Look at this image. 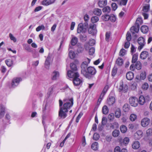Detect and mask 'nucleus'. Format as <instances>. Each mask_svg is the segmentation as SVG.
Instances as JSON below:
<instances>
[{
	"label": "nucleus",
	"instance_id": "obj_30",
	"mask_svg": "<svg viewBox=\"0 0 152 152\" xmlns=\"http://www.w3.org/2000/svg\"><path fill=\"white\" fill-rule=\"evenodd\" d=\"M112 135L114 137H117L119 136L120 134L119 131L118 130L115 129L112 132Z\"/></svg>",
	"mask_w": 152,
	"mask_h": 152
},
{
	"label": "nucleus",
	"instance_id": "obj_46",
	"mask_svg": "<svg viewBox=\"0 0 152 152\" xmlns=\"http://www.w3.org/2000/svg\"><path fill=\"white\" fill-rule=\"evenodd\" d=\"M126 53V51L124 49H122L119 52V55L121 56H124Z\"/></svg>",
	"mask_w": 152,
	"mask_h": 152
},
{
	"label": "nucleus",
	"instance_id": "obj_62",
	"mask_svg": "<svg viewBox=\"0 0 152 152\" xmlns=\"http://www.w3.org/2000/svg\"><path fill=\"white\" fill-rule=\"evenodd\" d=\"M48 0H43L41 2V4L42 5L45 6H48Z\"/></svg>",
	"mask_w": 152,
	"mask_h": 152
},
{
	"label": "nucleus",
	"instance_id": "obj_36",
	"mask_svg": "<svg viewBox=\"0 0 152 152\" xmlns=\"http://www.w3.org/2000/svg\"><path fill=\"white\" fill-rule=\"evenodd\" d=\"M121 115V112L120 109H117L115 112V116L117 118H119Z\"/></svg>",
	"mask_w": 152,
	"mask_h": 152
},
{
	"label": "nucleus",
	"instance_id": "obj_34",
	"mask_svg": "<svg viewBox=\"0 0 152 152\" xmlns=\"http://www.w3.org/2000/svg\"><path fill=\"white\" fill-rule=\"evenodd\" d=\"M99 18L97 16H93L91 19V21L93 23H96L99 21Z\"/></svg>",
	"mask_w": 152,
	"mask_h": 152
},
{
	"label": "nucleus",
	"instance_id": "obj_18",
	"mask_svg": "<svg viewBox=\"0 0 152 152\" xmlns=\"http://www.w3.org/2000/svg\"><path fill=\"white\" fill-rule=\"evenodd\" d=\"M126 76L127 80H131L134 77V73L132 72H129L126 73Z\"/></svg>",
	"mask_w": 152,
	"mask_h": 152
},
{
	"label": "nucleus",
	"instance_id": "obj_60",
	"mask_svg": "<svg viewBox=\"0 0 152 152\" xmlns=\"http://www.w3.org/2000/svg\"><path fill=\"white\" fill-rule=\"evenodd\" d=\"M112 9L114 10H115L117 8V4L115 3H113L111 4Z\"/></svg>",
	"mask_w": 152,
	"mask_h": 152
},
{
	"label": "nucleus",
	"instance_id": "obj_19",
	"mask_svg": "<svg viewBox=\"0 0 152 152\" xmlns=\"http://www.w3.org/2000/svg\"><path fill=\"white\" fill-rule=\"evenodd\" d=\"M5 107L2 105H0V118L4 116L5 114Z\"/></svg>",
	"mask_w": 152,
	"mask_h": 152
},
{
	"label": "nucleus",
	"instance_id": "obj_41",
	"mask_svg": "<svg viewBox=\"0 0 152 152\" xmlns=\"http://www.w3.org/2000/svg\"><path fill=\"white\" fill-rule=\"evenodd\" d=\"M69 55L70 58L71 59L74 58L75 56V53L73 51L71 50L69 51Z\"/></svg>",
	"mask_w": 152,
	"mask_h": 152
},
{
	"label": "nucleus",
	"instance_id": "obj_37",
	"mask_svg": "<svg viewBox=\"0 0 152 152\" xmlns=\"http://www.w3.org/2000/svg\"><path fill=\"white\" fill-rule=\"evenodd\" d=\"M23 48L24 49L29 52H31V50L30 48V46L26 44H25L23 45Z\"/></svg>",
	"mask_w": 152,
	"mask_h": 152
},
{
	"label": "nucleus",
	"instance_id": "obj_48",
	"mask_svg": "<svg viewBox=\"0 0 152 152\" xmlns=\"http://www.w3.org/2000/svg\"><path fill=\"white\" fill-rule=\"evenodd\" d=\"M123 110L125 112L128 111L129 110V105L127 104H125L123 107Z\"/></svg>",
	"mask_w": 152,
	"mask_h": 152
},
{
	"label": "nucleus",
	"instance_id": "obj_4",
	"mask_svg": "<svg viewBox=\"0 0 152 152\" xmlns=\"http://www.w3.org/2000/svg\"><path fill=\"white\" fill-rule=\"evenodd\" d=\"M88 22H85L83 24L80 23L78 24L77 31L78 33H85L88 28Z\"/></svg>",
	"mask_w": 152,
	"mask_h": 152
},
{
	"label": "nucleus",
	"instance_id": "obj_53",
	"mask_svg": "<svg viewBox=\"0 0 152 152\" xmlns=\"http://www.w3.org/2000/svg\"><path fill=\"white\" fill-rule=\"evenodd\" d=\"M99 135L97 133H96L94 134L93 139L94 140H97L99 139Z\"/></svg>",
	"mask_w": 152,
	"mask_h": 152
},
{
	"label": "nucleus",
	"instance_id": "obj_28",
	"mask_svg": "<svg viewBox=\"0 0 152 152\" xmlns=\"http://www.w3.org/2000/svg\"><path fill=\"white\" fill-rule=\"evenodd\" d=\"M141 30L143 33H146L148 31V28L146 26H143L141 27Z\"/></svg>",
	"mask_w": 152,
	"mask_h": 152
},
{
	"label": "nucleus",
	"instance_id": "obj_45",
	"mask_svg": "<svg viewBox=\"0 0 152 152\" xmlns=\"http://www.w3.org/2000/svg\"><path fill=\"white\" fill-rule=\"evenodd\" d=\"M132 39L131 35L129 32H127L126 34V40L127 41L129 42Z\"/></svg>",
	"mask_w": 152,
	"mask_h": 152
},
{
	"label": "nucleus",
	"instance_id": "obj_39",
	"mask_svg": "<svg viewBox=\"0 0 152 152\" xmlns=\"http://www.w3.org/2000/svg\"><path fill=\"white\" fill-rule=\"evenodd\" d=\"M128 0H120L118 1V4L121 5H126L127 3Z\"/></svg>",
	"mask_w": 152,
	"mask_h": 152
},
{
	"label": "nucleus",
	"instance_id": "obj_16",
	"mask_svg": "<svg viewBox=\"0 0 152 152\" xmlns=\"http://www.w3.org/2000/svg\"><path fill=\"white\" fill-rule=\"evenodd\" d=\"M139 29V26H137L135 25V26L132 27L130 29V31L133 34H135V32L137 33Z\"/></svg>",
	"mask_w": 152,
	"mask_h": 152
},
{
	"label": "nucleus",
	"instance_id": "obj_5",
	"mask_svg": "<svg viewBox=\"0 0 152 152\" xmlns=\"http://www.w3.org/2000/svg\"><path fill=\"white\" fill-rule=\"evenodd\" d=\"M88 32L89 34H95L97 33L96 26L95 24L91 23L89 25L88 29Z\"/></svg>",
	"mask_w": 152,
	"mask_h": 152
},
{
	"label": "nucleus",
	"instance_id": "obj_17",
	"mask_svg": "<svg viewBox=\"0 0 152 152\" xmlns=\"http://www.w3.org/2000/svg\"><path fill=\"white\" fill-rule=\"evenodd\" d=\"M132 145L133 149H137L140 147V144L139 142L135 141L133 142Z\"/></svg>",
	"mask_w": 152,
	"mask_h": 152
},
{
	"label": "nucleus",
	"instance_id": "obj_7",
	"mask_svg": "<svg viewBox=\"0 0 152 152\" xmlns=\"http://www.w3.org/2000/svg\"><path fill=\"white\" fill-rule=\"evenodd\" d=\"M138 43L139 45L138 49L139 50H141L145 45V42L143 37H140L138 39Z\"/></svg>",
	"mask_w": 152,
	"mask_h": 152
},
{
	"label": "nucleus",
	"instance_id": "obj_13",
	"mask_svg": "<svg viewBox=\"0 0 152 152\" xmlns=\"http://www.w3.org/2000/svg\"><path fill=\"white\" fill-rule=\"evenodd\" d=\"M107 3V0H99L98 4L99 7L102 8L105 6Z\"/></svg>",
	"mask_w": 152,
	"mask_h": 152
},
{
	"label": "nucleus",
	"instance_id": "obj_10",
	"mask_svg": "<svg viewBox=\"0 0 152 152\" xmlns=\"http://www.w3.org/2000/svg\"><path fill=\"white\" fill-rule=\"evenodd\" d=\"M51 76V78L52 80H56L59 77V72L58 71L54 70L52 72Z\"/></svg>",
	"mask_w": 152,
	"mask_h": 152
},
{
	"label": "nucleus",
	"instance_id": "obj_33",
	"mask_svg": "<svg viewBox=\"0 0 152 152\" xmlns=\"http://www.w3.org/2000/svg\"><path fill=\"white\" fill-rule=\"evenodd\" d=\"M138 54L136 53L134 54L132 56V63H135L137 59Z\"/></svg>",
	"mask_w": 152,
	"mask_h": 152
},
{
	"label": "nucleus",
	"instance_id": "obj_15",
	"mask_svg": "<svg viewBox=\"0 0 152 152\" xmlns=\"http://www.w3.org/2000/svg\"><path fill=\"white\" fill-rule=\"evenodd\" d=\"M115 102V99L114 97L109 96L107 99V104L109 105H113Z\"/></svg>",
	"mask_w": 152,
	"mask_h": 152
},
{
	"label": "nucleus",
	"instance_id": "obj_27",
	"mask_svg": "<svg viewBox=\"0 0 152 152\" xmlns=\"http://www.w3.org/2000/svg\"><path fill=\"white\" fill-rule=\"evenodd\" d=\"M102 113L104 115L107 114L109 111V109L108 107L106 105H104L103 106L102 109Z\"/></svg>",
	"mask_w": 152,
	"mask_h": 152
},
{
	"label": "nucleus",
	"instance_id": "obj_29",
	"mask_svg": "<svg viewBox=\"0 0 152 152\" xmlns=\"http://www.w3.org/2000/svg\"><path fill=\"white\" fill-rule=\"evenodd\" d=\"M98 144L97 142H95L91 145V148L94 150H97L98 149Z\"/></svg>",
	"mask_w": 152,
	"mask_h": 152
},
{
	"label": "nucleus",
	"instance_id": "obj_63",
	"mask_svg": "<svg viewBox=\"0 0 152 152\" xmlns=\"http://www.w3.org/2000/svg\"><path fill=\"white\" fill-rule=\"evenodd\" d=\"M108 86H106L104 88L103 90L102 91V95H103V94H105L108 89Z\"/></svg>",
	"mask_w": 152,
	"mask_h": 152
},
{
	"label": "nucleus",
	"instance_id": "obj_40",
	"mask_svg": "<svg viewBox=\"0 0 152 152\" xmlns=\"http://www.w3.org/2000/svg\"><path fill=\"white\" fill-rule=\"evenodd\" d=\"M121 132L123 133H125L127 130V127L124 125H122L120 127Z\"/></svg>",
	"mask_w": 152,
	"mask_h": 152
},
{
	"label": "nucleus",
	"instance_id": "obj_26",
	"mask_svg": "<svg viewBox=\"0 0 152 152\" xmlns=\"http://www.w3.org/2000/svg\"><path fill=\"white\" fill-rule=\"evenodd\" d=\"M148 55V53L147 52L143 51L141 53L140 55V58L142 59H144L147 57Z\"/></svg>",
	"mask_w": 152,
	"mask_h": 152
},
{
	"label": "nucleus",
	"instance_id": "obj_47",
	"mask_svg": "<svg viewBox=\"0 0 152 152\" xmlns=\"http://www.w3.org/2000/svg\"><path fill=\"white\" fill-rule=\"evenodd\" d=\"M142 22V20L141 18H138L136 20L135 24L137 26H139L140 24H141Z\"/></svg>",
	"mask_w": 152,
	"mask_h": 152
},
{
	"label": "nucleus",
	"instance_id": "obj_44",
	"mask_svg": "<svg viewBox=\"0 0 152 152\" xmlns=\"http://www.w3.org/2000/svg\"><path fill=\"white\" fill-rule=\"evenodd\" d=\"M149 9V4H147L143 7V11L145 12H147Z\"/></svg>",
	"mask_w": 152,
	"mask_h": 152
},
{
	"label": "nucleus",
	"instance_id": "obj_54",
	"mask_svg": "<svg viewBox=\"0 0 152 152\" xmlns=\"http://www.w3.org/2000/svg\"><path fill=\"white\" fill-rule=\"evenodd\" d=\"M110 37V33L109 32H106L105 34V40L108 42L109 40V38Z\"/></svg>",
	"mask_w": 152,
	"mask_h": 152
},
{
	"label": "nucleus",
	"instance_id": "obj_25",
	"mask_svg": "<svg viewBox=\"0 0 152 152\" xmlns=\"http://www.w3.org/2000/svg\"><path fill=\"white\" fill-rule=\"evenodd\" d=\"M78 42V39L77 37H73L71 41V43L72 45H75Z\"/></svg>",
	"mask_w": 152,
	"mask_h": 152
},
{
	"label": "nucleus",
	"instance_id": "obj_43",
	"mask_svg": "<svg viewBox=\"0 0 152 152\" xmlns=\"http://www.w3.org/2000/svg\"><path fill=\"white\" fill-rule=\"evenodd\" d=\"M110 16L108 15H105L102 16V19L104 21H107L110 19Z\"/></svg>",
	"mask_w": 152,
	"mask_h": 152
},
{
	"label": "nucleus",
	"instance_id": "obj_64",
	"mask_svg": "<svg viewBox=\"0 0 152 152\" xmlns=\"http://www.w3.org/2000/svg\"><path fill=\"white\" fill-rule=\"evenodd\" d=\"M146 134L148 135H152V129H149L146 131Z\"/></svg>",
	"mask_w": 152,
	"mask_h": 152
},
{
	"label": "nucleus",
	"instance_id": "obj_35",
	"mask_svg": "<svg viewBox=\"0 0 152 152\" xmlns=\"http://www.w3.org/2000/svg\"><path fill=\"white\" fill-rule=\"evenodd\" d=\"M111 10V8L110 7L106 6L104 7L102 11L104 12H105V13H109L110 12Z\"/></svg>",
	"mask_w": 152,
	"mask_h": 152
},
{
	"label": "nucleus",
	"instance_id": "obj_32",
	"mask_svg": "<svg viewBox=\"0 0 152 152\" xmlns=\"http://www.w3.org/2000/svg\"><path fill=\"white\" fill-rule=\"evenodd\" d=\"M5 62L7 65L9 67L11 66L13 64L12 61L10 59L6 60Z\"/></svg>",
	"mask_w": 152,
	"mask_h": 152
},
{
	"label": "nucleus",
	"instance_id": "obj_42",
	"mask_svg": "<svg viewBox=\"0 0 152 152\" xmlns=\"http://www.w3.org/2000/svg\"><path fill=\"white\" fill-rule=\"evenodd\" d=\"M137 117V115L135 114H132L130 115V119L132 121H134L136 119Z\"/></svg>",
	"mask_w": 152,
	"mask_h": 152
},
{
	"label": "nucleus",
	"instance_id": "obj_23",
	"mask_svg": "<svg viewBox=\"0 0 152 152\" xmlns=\"http://www.w3.org/2000/svg\"><path fill=\"white\" fill-rule=\"evenodd\" d=\"M93 13L95 15L97 16H100L102 14V11L99 9L95 8L94 9L93 11Z\"/></svg>",
	"mask_w": 152,
	"mask_h": 152
},
{
	"label": "nucleus",
	"instance_id": "obj_20",
	"mask_svg": "<svg viewBox=\"0 0 152 152\" xmlns=\"http://www.w3.org/2000/svg\"><path fill=\"white\" fill-rule=\"evenodd\" d=\"M145 97L143 96H140L138 100V103H139L141 105H143L145 103Z\"/></svg>",
	"mask_w": 152,
	"mask_h": 152
},
{
	"label": "nucleus",
	"instance_id": "obj_2",
	"mask_svg": "<svg viewBox=\"0 0 152 152\" xmlns=\"http://www.w3.org/2000/svg\"><path fill=\"white\" fill-rule=\"evenodd\" d=\"M67 75L70 78H73V83L75 86H78L82 84V81L78 77L79 75L77 72H74L69 70L67 72Z\"/></svg>",
	"mask_w": 152,
	"mask_h": 152
},
{
	"label": "nucleus",
	"instance_id": "obj_59",
	"mask_svg": "<svg viewBox=\"0 0 152 152\" xmlns=\"http://www.w3.org/2000/svg\"><path fill=\"white\" fill-rule=\"evenodd\" d=\"M9 37L10 39L13 41L14 42H15L16 41V38L13 36V35L11 33L9 34Z\"/></svg>",
	"mask_w": 152,
	"mask_h": 152
},
{
	"label": "nucleus",
	"instance_id": "obj_3",
	"mask_svg": "<svg viewBox=\"0 0 152 152\" xmlns=\"http://www.w3.org/2000/svg\"><path fill=\"white\" fill-rule=\"evenodd\" d=\"M96 71L94 67L89 66L87 68L86 71L83 70L82 71V74L86 78L90 77L91 76L94 75L96 74Z\"/></svg>",
	"mask_w": 152,
	"mask_h": 152
},
{
	"label": "nucleus",
	"instance_id": "obj_56",
	"mask_svg": "<svg viewBox=\"0 0 152 152\" xmlns=\"http://www.w3.org/2000/svg\"><path fill=\"white\" fill-rule=\"evenodd\" d=\"M148 84L147 83H145L142 85V89L146 90L148 88Z\"/></svg>",
	"mask_w": 152,
	"mask_h": 152
},
{
	"label": "nucleus",
	"instance_id": "obj_12",
	"mask_svg": "<svg viewBox=\"0 0 152 152\" xmlns=\"http://www.w3.org/2000/svg\"><path fill=\"white\" fill-rule=\"evenodd\" d=\"M143 132L142 131L139 130L134 134V137L135 140H138L140 139L143 136Z\"/></svg>",
	"mask_w": 152,
	"mask_h": 152
},
{
	"label": "nucleus",
	"instance_id": "obj_11",
	"mask_svg": "<svg viewBox=\"0 0 152 152\" xmlns=\"http://www.w3.org/2000/svg\"><path fill=\"white\" fill-rule=\"evenodd\" d=\"M150 121V120L148 118H144L141 121V125L143 127H146L149 124Z\"/></svg>",
	"mask_w": 152,
	"mask_h": 152
},
{
	"label": "nucleus",
	"instance_id": "obj_31",
	"mask_svg": "<svg viewBox=\"0 0 152 152\" xmlns=\"http://www.w3.org/2000/svg\"><path fill=\"white\" fill-rule=\"evenodd\" d=\"M135 67L138 70H140L142 68V64L140 62L137 61L136 62Z\"/></svg>",
	"mask_w": 152,
	"mask_h": 152
},
{
	"label": "nucleus",
	"instance_id": "obj_61",
	"mask_svg": "<svg viewBox=\"0 0 152 152\" xmlns=\"http://www.w3.org/2000/svg\"><path fill=\"white\" fill-rule=\"evenodd\" d=\"M95 49L94 48H91L89 50V53L90 55H92L94 53Z\"/></svg>",
	"mask_w": 152,
	"mask_h": 152
},
{
	"label": "nucleus",
	"instance_id": "obj_21",
	"mask_svg": "<svg viewBox=\"0 0 152 152\" xmlns=\"http://www.w3.org/2000/svg\"><path fill=\"white\" fill-rule=\"evenodd\" d=\"M76 48L77 51L79 53H82L84 50V48L82 45L79 44L76 46Z\"/></svg>",
	"mask_w": 152,
	"mask_h": 152
},
{
	"label": "nucleus",
	"instance_id": "obj_52",
	"mask_svg": "<svg viewBox=\"0 0 152 152\" xmlns=\"http://www.w3.org/2000/svg\"><path fill=\"white\" fill-rule=\"evenodd\" d=\"M45 28V27L44 26L42 25L41 26H38L37 28H36V31H39L41 30H44Z\"/></svg>",
	"mask_w": 152,
	"mask_h": 152
},
{
	"label": "nucleus",
	"instance_id": "obj_9",
	"mask_svg": "<svg viewBox=\"0 0 152 152\" xmlns=\"http://www.w3.org/2000/svg\"><path fill=\"white\" fill-rule=\"evenodd\" d=\"M86 61L83 62L81 64V67L82 68L81 70V73L82 74V71L83 70H85V71H86L87 70V66L88 64L90 63L91 60L88 58H86Z\"/></svg>",
	"mask_w": 152,
	"mask_h": 152
},
{
	"label": "nucleus",
	"instance_id": "obj_58",
	"mask_svg": "<svg viewBox=\"0 0 152 152\" xmlns=\"http://www.w3.org/2000/svg\"><path fill=\"white\" fill-rule=\"evenodd\" d=\"M83 115V113L82 112H80L78 115L77 116V117L76 120V123L78 122L80 118H81V117Z\"/></svg>",
	"mask_w": 152,
	"mask_h": 152
},
{
	"label": "nucleus",
	"instance_id": "obj_22",
	"mask_svg": "<svg viewBox=\"0 0 152 152\" xmlns=\"http://www.w3.org/2000/svg\"><path fill=\"white\" fill-rule=\"evenodd\" d=\"M124 63L123 59L121 58H118L116 61V64L119 66H122Z\"/></svg>",
	"mask_w": 152,
	"mask_h": 152
},
{
	"label": "nucleus",
	"instance_id": "obj_1",
	"mask_svg": "<svg viewBox=\"0 0 152 152\" xmlns=\"http://www.w3.org/2000/svg\"><path fill=\"white\" fill-rule=\"evenodd\" d=\"M73 100L72 98L70 99H66L63 100L64 104L62 100H59V105L60 109L59 111L58 115L60 118L64 119L67 115V113L68 111V109L72 107L73 104Z\"/></svg>",
	"mask_w": 152,
	"mask_h": 152
},
{
	"label": "nucleus",
	"instance_id": "obj_38",
	"mask_svg": "<svg viewBox=\"0 0 152 152\" xmlns=\"http://www.w3.org/2000/svg\"><path fill=\"white\" fill-rule=\"evenodd\" d=\"M118 124L117 122H115L111 124L110 127L111 129H114L115 128H118Z\"/></svg>",
	"mask_w": 152,
	"mask_h": 152
},
{
	"label": "nucleus",
	"instance_id": "obj_50",
	"mask_svg": "<svg viewBox=\"0 0 152 152\" xmlns=\"http://www.w3.org/2000/svg\"><path fill=\"white\" fill-rule=\"evenodd\" d=\"M146 77V73L145 72H143L140 75V78L142 80H144Z\"/></svg>",
	"mask_w": 152,
	"mask_h": 152
},
{
	"label": "nucleus",
	"instance_id": "obj_6",
	"mask_svg": "<svg viewBox=\"0 0 152 152\" xmlns=\"http://www.w3.org/2000/svg\"><path fill=\"white\" fill-rule=\"evenodd\" d=\"M22 80L20 77H16L13 78L11 83V87L15 88L19 84L20 82Z\"/></svg>",
	"mask_w": 152,
	"mask_h": 152
},
{
	"label": "nucleus",
	"instance_id": "obj_14",
	"mask_svg": "<svg viewBox=\"0 0 152 152\" xmlns=\"http://www.w3.org/2000/svg\"><path fill=\"white\" fill-rule=\"evenodd\" d=\"M51 59V56L50 54H49L46 59L45 63V67L47 69H48L49 68V65L50 63Z\"/></svg>",
	"mask_w": 152,
	"mask_h": 152
},
{
	"label": "nucleus",
	"instance_id": "obj_49",
	"mask_svg": "<svg viewBox=\"0 0 152 152\" xmlns=\"http://www.w3.org/2000/svg\"><path fill=\"white\" fill-rule=\"evenodd\" d=\"M109 19L110 20L111 22H114L116 21V18L115 15H112L110 16Z\"/></svg>",
	"mask_w": 152,
	"mask_h": 152
},
{
	"label": "nucleus",
	"instance_id": "obj_57",
	"mask_svg": "<svg viewBox=\"0 0 152 152\" xmlns=\"http://www.w3.org/2000/svg\"><path fill=\"white\" fill-rule=\"evenodd\" d=\"M114 118L113 113H110L108 115V118L110 121H113Z\"/></svg>",
	"mask_w": 152,
	"mask_h": 152
},
{
	"label": "nucleus",
	"instance_id": "obj_51",
	"mask_svg": "<svg viewBox=\"0 0 152 152\" xmlns=\"http://www.w3.org/2000/svg\"><path fill=\"white\" fill-rule=\"evenodd\" d=\"M117 69L116 67H114L112 70V75L113 76H115L117 73Z\"/></svg>",
	"mask_w": 152,
	"mask_h": 152
},
{
	"label": "nucleus",
	"instance_id": "obj_55",
	"mask_svg": "<svg viewBox=\"0 0 152 152\" xmlns=\"http://www.w3.org/2000/svg\"><path fill=\"white\" fill-rule=\"evenodd\" d=\"M129 138L127 137H126L124 138L123 140V143L125 145H127L129 142Z\"/></svg>",
	"mask_w": 152,
	"mask_h": 152
},
{
	"label": "nucleus",
	"instance_id": "obj_24",
	"mask_svg": "<svg viewBox=\"0 0 152 152\" xmlns=\"http://www.w3.org/2000/svg\"><path fill=\"white\" fill-rule=\"evenodd\" d=\"M70 66L72 70H71V71L73 72H77V68L76 65L75 64L73 63H71Z\"/></svg>",
	"mask_w": 152,
	"mask_h": 152
},
{
	"label": "nucleus",
	"instance_id": "obj_8",
	"mask_svg": "<svg viewBox=\"0 0 152 152\" xmlns=\"http://www.w3.org/2000/svg\"><path fill=\"white\" fill-rule=\"evenodd\" d=\"M129 102L130 104L133 106L136 107L138 104L137 99L134 97H130L129 99Z\"/></svg>",
	"mask_w": 152,
	"mask_h": 152
}]
</instances>
